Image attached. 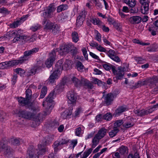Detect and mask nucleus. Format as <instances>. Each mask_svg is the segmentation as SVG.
Wrapping results in <instances>:
<instances>
[{
	"label": "nucleus",
	"instance_id": "obj_37",
	"mask_svg": "<svg viewBox=\"0 0 158 158\" xmlns=\"http://www.w3.org/2000/svg\"><path fill=\"white\" fill-rule=\"evenodd\" d=\"M47 88L46 86H44L42 89L40 98H43L47 94Z\"/></svg>",
	"mask_w": 158,
	"mask_h": 158
},
{
	"label": "nucleus",
	"instance_id": "obj_39",
	"mask_svg": "<svg viewBox=\"0 0 158 158\" xmlns=\"http://www.w3.org/2000/svg\"><path fill=\"white\" fill-rule=\"evenodd\" d=\"M84 19L83 18H80V17H78L77 19L76 25L79 27L81 26L83 24Z\"/></svg>",
	"mask_w": 158,
	"mask_h": 158
},
{
	"label": "nucleus",
	"instance_id": "obj_22",
	"mask_svg": "<svg viewBox=\"0 0 158 158\" xmlns=\"http://www.w3.org/2000/svg\"><path fill=\"white\" fill-rule=\"evenodd\" d=\"M141 20V18L137 16H132L129 19V21L132 24L139 23Z\"/></svg>",
	"mask_w": 158,
	"mask_h": 158
},
{
	"label": "nucleus",
	"instance_id": "obj_61",
	"mask_svg": "<svg viewBox=\"0 0 158 158\" xmlns=\"http://www.w3.org/2000/svg\"><path fill=\"white\" fill-rule=\"evenodd\" d=\"M103 116L101 114H100L97 115L95 117L96 120L98 122L101 120V119L103 118Z\"/></svg>",
	"mask_w": 158,
	"mask_h": 158
},
{
	"label": "nucleus",
	"instance_id": "obj_17",
	"mask_svg": "<svg viewBox=\"0 0 158 158\" xmlns=\"http://www.w3.org/2000/svg\"><path fill=\"white\" fill-rule=\"evenodd\" d=\"M125 67L119 66L118 68V69L116 70V73L114 74L117 75V79H120L123 77L124 73Z\"/></svg>",
	"mask_w": 158,
	"mask_h": 158
},
{
	"label": "nucleus",
	"instance_id": "obj_32",
	"mask_svg": "<svg viewBox=\"0 0 158 158\" xmlns=\"http://www.w3.org/2000/svg\"><path fill=\"white\" fill-rule=\"evenodd\" d=\"M32 103V104L31 106H30V107H31V109L32 111L33 112H32V113L34 114H35V115L37 113L39 112L40 111V108L38 106H34V102H31Z\"/></svg>",
	"mask_w": 158,
	"mask_h": 158
},
{
	"label": "nucleus",
	"instance_id": "obj_6",
	"mask_svg": "<svg viewBox=\"0 0 158 158\" xmlns=\"http://www.w3.org/2000/svg\"><path fill=\"white\" fill-rule=\"evenodd\" d=\"M38 51L39 48H35L31 50L24 52L23 57L21 58L19 60H16L17 61H18L17 62L18 64H21L24 62L25 61L27 60L29 58V56H30L31 55L37 52Z\"/></svg>",
	"mask_w": 158,
	"mask_h": 158
},
{
	"label": "nucleus",
	"instance_id": "obj_31",
	"mask_svg": "<svg viewBox=\"0 0 158 158\" xmlns=\"http://www.w3.org/2000/svg\"><path fill=\"white\" fill-rule=\"evenodd\" d=\"M72 113V110H67L64 111L61 114L62 117L64 119L66 118L68 116L70 115Z\"/></svg>",
	"mask_w": 158,
	"mask_h": 158
},
{
	"label": "nucleus",
	"instance_id": "obj_26",
	"mask_svg": "<svg viewBox=\"0 0 158 158\" xmlns=\"http://www.w3.org/2000/svg\"><path fill=\"white\" fill-rule=\"evenodd\" d=\"M71 37L73 41L77 43L79 40V36L77 32L75 31H73L71 33Z\"/></svg>",
	"mask_w": 158,
	"mask_h": 158
},
{
	"label": "nucleus",
	"instance_id": "obj_46",
	"mask_svg": "<svg viewBox=\"0 0 158 158\" xmlns=\"http://www.w3.org/2000/svg\"><path fill=\"white\" fill-rule=\"evenodd\" d=\"M127 148L124 146H122L119 149V152L122 154H124L127 152Z\"/></svg>",
	"mask_w": 158,
	"mask_h": 158
},
{
	"label": "nucleus",
	"instance_id": "obj_34",
	"mask_svg": "<svg viewBox=\"0 0 158 158\" xmlns=\"http://www.w3.org/2000/svg\"><path fill=\"white\" fill-rule=\"evenodd\" d=\"M22 23L23 21H21L20 19V20L14 22L10 24V28H15L20 25Z\"/></svg>",
	"mask_w": 158,
	"mask_h": 158
},
{
	"label": "nucleus",
	"instance_id": "obj_50",
	"mask_svg": "<svg viewBox=\"0 0 158 158\" xmlns=\"http://www.w3.org/2000/svg\"><path fill=\"white\" fill-rule=\"evenodd\" d=\"M60 145V143L58 141H55L54 143L53 146L55 152H57V151L58 150V147Z\"/></svg>",
	"mask_w": 158,
	"mask_h": 158
},
{
	"label": "nucleus",
	"instance_id": "obj_33",
	"mask_svg": "<svg viewBox=\"0 0 158 158\" xmlns=\"http://www.w3.org/2000/svg\"><path fill=\"white\" fill-rule=\"evenodd\" d=\"M100 139H99V138L98 137L95 135H94V137L92 141V146L93 148H94L97 145Z\"/></svg>",
	"mask_w": 158,
	"mask_h": 158
},
{
	"label": "nucleus",
	"instance_id": "obj_20",
	"mask_svg": "<svg viewBox=\"0 0 158 158\" xmlns=\"http://www.w3.org/2000/svg\"><path fill=\"white\" fill-rule=\"evenodd\" d=\"M134 120V119L132 118H130L128 119L127 121L123 123V127L127 128L133 126L134 125L133 122Z\"/></svg>",
	"mask_w": 158,
	"mask_h": 158
},
{
	"label": "nucleus",
	"instance_id": "obj_54",
	"mask_svg": "<svg viewBox=\"0 0 158 158\" xmlns=\"http://www.w3.org/2000/svg\"><path fill=\"white\" fill-rule=\"evenodd\" d=\"M123 122L121 120H118L114 124L115 127L117 128V127H119L122 124H123Z\"/></svg>",
	"mask_w": 158,
	"mask_h": 158
},
{
	"label": "nucleus",
	"instance_id": "obj_41",
	"mask_svg": "<svg viewBox=\"0 0 158 158\" xmlns=\"http://www.w3.org/2000/svg\"><path fill=\"white\" fill-rule=\"evenodd\" d=\"M32 95V92L31 89H28L26 91V98L30 100Z\"/></svg>",
	"mask_w": 158,
	"mask_h": 158
},
{
	"label": "nucleus",
	"instance_id": "obj_2",
	"mask_svg": "<svg viewBox=\"0 0 158 158\" xmlns=\"http://www.w3.org/2000/svg\"><path fill=\"white\" fill-rule=\"evenodd\" d=\"M71 80L73 83L76 87H80L81 86H84L87 88L92 89L94 87L93 85L87 80L82 79L81 81L74 76H72Z\"/></svg>",
	"mask_w": 158,
	"mask_h": 158
},
{
	"label": "nucleus",
	"instance_id": "obj_10",
	"mask_svg": "<svg viewBox=\"0 0 158 158\" xmlns=\"http://www.w3.org/2000/svg\"><path fill=\"white\" fill-rule=\"evenodd\" d=\"M104 99L103 102L107 106L111 104L114 100V95L112 93H110L106 95H103L102 97Z\"/></svg>",
	"mask_w": 158,
	"mask_h": 158
},
{
	"label": "nucleus",
	"instance_id": "obj_11",
	"mask_svg": "<svg viewBox=\"0 0 158 158\" xmlns=\"http://www.w3.org/2000/svg\"><path fill=\"white\" fill-rule=\"evenodd\" d=\"M49 58L45 61V64L47 67H50L52 65L56 57V53L54 50H52L49 54Z\"/></svg>",
	"mask_w": 158,
	"mask_h": 158
},
{
	"label": "nucleus",
	"instance_id": "obj_56",
	"mask_svg": "<svg viewBox=\"0 0 158 158\" xmlns=\"http://www.w3.org/2000/svg\"><path fill=\"white\" fill-rule=\"evenodd\" d=\"M86 14V12L85 11V10H84L81 11L79 14V16L78 17H80V18L82 19L83 18V19H84L85 18Z\"/></svg>",
	"mask_w": 158,
	"mask_h": 158
},
{
	"label": "nucleus",
	"instance_id": "obj_51",
	"mask_svg": "<svg viewBox=\"0 0 158 158\" xmlns=\"http://www.w3.org/2000/svg\"><path fill=\"white\" fill-rule=\"evenodd\" d=\"M93 81L94 83L97 84L98 85L100 86L103 84V82L97 78H94V79Z\"/></svg>",
	"mask_w": 158,
	"mask_h": 158
},
{
	"label": "nucleus",
	"instance_id": "obj_7",
	"mask_svg": "<svg viewBox=\"0 0 158 158\" xmlns=\"http://www.w3.org/2000/svg\"><path fill=\"white\" fill-rule=\"evenodd\" d=\"M56 7L53 3L50 4L46 7L44 10L43 15L45 18H51L53 17V12L55 11Z\"/></svg>",
	"mask_w": 158,
	"mask_h": 158
},
{
	"label": "nucleus",
	"instance_id": "obj_24",
	"mask_svg": "<svg viewBox=\"0 0 158 158\" xmlns=\"http://www.w3.org/2000/svg\"><path fill=\"white\" fill-rule=\"evenodd\" d=\"M61 60H62V59H61ZM62 60L63 61V60ZM72 64L73 63L71 60H66L65 61L64 67L63 66L62 64V65L63 66V68H64V69H65L66 70H68L71 67V66L72 65Z\"/></svg>",
	"mask_w": 158,
	"mask_h": 158
},
{
	"label": "nucleus",
	"instance_id": "obj_29",
	"mask_svg": "<svg viewBox=\"0 0 158 158\" xmlns=\"http://www.w3.org/2000/svg\"><path fill=\"white\" fill-rule=\"evenodd\" d=\"M68 6L66 4L61 5L57 7L56 11L57 12L60 13L63 10H64L68 9Z\"/></svg>",
	"mask_w": 158,
	"mask_h": 158
},
{
	"label": "nucleus",
	"instance_id": "obj_58",
	"mask_svg": "<svg viewBox=\"0 0 158 158\" xmlns=\"http://www.w3.org/2000/svg\"><path fill=\"white\" fill-rule=\"evenodd\" d=\"M20 40H21L20 35L19 34H18L14 38V39L12 40V42L13 43H15L17 42L18 41Z\"/></svg>",
	"mask_w": 158,
	"mask_h": 158
},
{
	"label": "nucleus",
	"instance_id": "obj_13",
	"mask_svg": "<svg viewBox=\"0 0 158 158\" xmlns=\"http://www.w3.org/2000/svg\"><path fill=\"white\" fill-rule=\"evenodd\" d=\"M67 97L69 100L68 102L69 104H73L75 103L77 99L76 94L73 91H71L68 92Z\"/></svg>",
	"mask_w": 158,
	"mask_h": 158
},
{
	"label": "nucleus",
	"instance_id": "obj_16",
	"mask_svg": "<svg viewBox=\"0 0 158 158\" xmlns=\"http://www.w3.org/2000/svg\"><path fill=\"white\" fill-rule=\"evenodd\" d=\"M135 113L140 116H143L150 114L148 109H142L141 110H134Z\"/></svg>",
	"mask_w": 158,
	"mask_h": 158
},
{
	"label": "nucleus",
	"instance_id": "obj_12",
	"mask_svg": "<svg viewBox=\"0 0 158 158\" xmlns=\"http://www.w3.org/2000/svg\"><path fill=\"white\" fill-rule=\"evenodd\" d=\"M18 100L19 104L20 106L29 107L30 106H31L32 104V103L27 98H25L22 97H20L18 98Z\"/></svg>",
	"mask_w": 158,
	"mask_h": 158
},
{
	"label": "nucleus",
	"instance_id": "obj_15",
	"mask_svg": "<svg viewBox=\"0 0 158 158\" xmlns=\"http://www.w3.org/2000/svg\"><path fill=\"white\" fill-rule=\"evenodd\" d=\"M108 55L114 61L119 62L121 61L119 57L115 55L114 51L112 49H110L108 52Z\"/></svg>",
	"mask_w": 158,
	"mask_h": 158
},
{
	"label": "nucleus",
	"instance_id": "obj_25",
	"mask_svg": "<svg viewBox=\"0 0 158 158\" xmlns=\"http://www.w3.org/2000/svg\"><path fill=\"white\" fill-rule=\"evenodd\" d=\"M127 110L126 106H122L119 107L115 110V113L116 115H118L123 112Z\"/></svg>",
	"mask_w": 158,
	"mask_h": 158
},
{
	"label": "nucleus",
	"instance_id": "obj_52",
	"mask_svg": "<svg viewBox=\"0 0 158 158\" xmlns=\"http://www.w3.org/2000/svg\"><path fill=\"white\" fill-rule=\"evenodd\" d=\"M135 60L137 63L142 64L145 63V60L141 57H138L135 59Z\"/></svg>",
	"mask_w": 158,
	"mask_h": 158
},
{
	"label": "nucleus",
	"instance_id": "obj_47",
	"mask_svg": "<svg viewBox=\"0 0 158 158\" xmlns=\"http://www.w3.org/2000/svg\"><path fill=\"white\" fill-rule=\"evenodd\" d=\"M75 133L77 136H80L82 135L81 128V127H78L75 130Z\"/></svg>",
	"mask_w": 158,
	"mask_h": 158
},
{
	"label": "nucleus",
	"instance_id": "obj_59",
	"mask_svg": "<svg viewBox=\"0 0 158 158\" xmlns=\"http://www.w3.org/2000/svg\"><path fill=\"white\" fill-rule=\"evenodd\" d=\"M17 33L18 32L14 31H11L9 33V36L10 37H12L14 38L15 36H16L19 34H17Z\"/></svg>",
	"mask_w": 158,
	"mask_h": 158
},
{
	"label": "nucleus",
	"instance_id": "obj_62",
	"mask_svg": "<svg viewBox=\"0 0 158 158\" xmlns=\"http://www.w3.org/2000/svg\"><path fill=\"white\" fill-rule=\"evenodd\" d=\"M95 5L98 8H101L102 7V6L99 0H95Z\"/></svg>",
	"mask_w": 158,
	"mask_h": 158
},
{
	"label": "nucleus",
	"instance_id": "obj_40",
	"mask_svg": "<svg viewBox=\"0 0 158 158\" xmlns=\"http://www.w3.org/2000/svg\"><path fill=\"white\" fill-rule=\"evenodd\" d=\"M41 27V25H40L37 24L35 25L31 26L30 29L33 31L35 32L37 31L38 30L40 29Z\"/></svg>",
	"mask_w": 158,
	"mask_h": 158
},
{
	"label": "nucleus",
	"instance_id": "obj_18",
	"mask_svg": "<svg viewBox=\"0 0 158 158\" xmlns=\"http://www.w3.org/2000/svg\"><path fill=\"white\" fill-rule=\"evenodd\" d=\"M36 150L32 148L31 147L29 148L27 151V154L29 156V158H38V156L36 153Z\"/></svg>",
	"mask_w": 158,
	"mask_h": 158
},
{
	"label": "nucleus",
	"instance_id": "obj_19",
	"mask_svg": "<svg viewBox=\"0 0 158 158\" xmlns=\"http://www.w3.org/2000/svg\"><path fill=\"white\" fill-rule=\"evenodd\" d=\"M102 65L103 68L106 70L109 71L110 69H111L114 74H115L116 73V67L114 66L109 63L104 64Z\"/></svg>",
	"mask_w": 158,
	"mask_h": 158
},
{
	"label": "nucleus",
	"instance_id": "obj_9",
	"mask_svg": "<svg viewBox=\"0 0 158 158\" xmlns=\"http://www.w3.org/2000/svg\"><path fill=\"white\" fill-rule=\"evenodd\" d=\"M18 61L16 60L6 61L0 63V69H2L9 68L12 66L18 65Z\"/></svg>",
	"mask_w": 158,
	"mask_h": 158
},
{
	"label": "nucleus",
	"instance_id": "obj_5",
	"mask_svg": "<svg viewBox=\"0 0 158 158\" xmlns=\"http://www.w3.org/2000/svg\"><path fill=\"white\" fill-rule=\"evenodd\" d=\"M7 143L6 140H2L0 143V150L4 155L8 156L11 154L12 151L10 147L7 145Z\"/></svg>",
	"mask_w": 158,
	"mask_h": 158
},
{
	"label": "nucleus",
	"instance_id": "obj_44",
	"mask_svg": "<svg viewBox=\"0 0 158 158\" xmlns=\"http://www.w3.org/2000/svg\"><path fill=\"white\" fill-rule=\"evenodd\" d=\"M37 69H41V67H38V66H36V68H35L32 69H31L28 72V73H30L29 74V75H34L35 74V73L36 72V70Z\"/></svg>",
	"mask_w": 158,
	"mask_h": 158
},
{
	"label": "nucleus",
	"instance_id": "obj_23",
	"mask_svg": "<svg viewBox=\"0 0 158 158\" xmlns=\"http://www.w3.org/2000/svg\"><path fill=\"white\" fill-rule=\"evenodd\" d=\"M141 12L143 14H147L149 13V4H141Z\"/></svg>",
	"mask_w": 158,
	"mask_h": 158
},
{
	"label": "nucleus",
	"instance_id": "obj_63",
	"mask_svg": "<svg viewBox=\"0 0 158 158\" xmlns=\"http://www.w3.org/2000/svg\"><path fill=\"white\" fill-rule=\"evenodd\" d=\"M0 13L3 14L8 13V11L7 9L2 7L0 8Z\"/></svg>",
	"mask_w": 158,
	"mask_h": 158
},
{
	"label": "nucleus",
	"instance_id": "obj_57",
	"mask_svg": "<svg viewBox=\"0 0 158 158\" xmlns=\"http://www.w3.org/2000/svg\"><path fill=\"white\" fill-rule=\"evenodd\" d=\"M59 123L56 121H52L51 123V126L52 127L56 128L59 125Z\"/></svg>",
	"mask_w": 158,
	"mask_h": 158
},
{
	"label": "nucleus",
	"instance_id": "obj_55",
	"mask_svg": "<svg viewBox=\"0 0 158 158\" xmlns=\"http://www.w3.org/2000/svg\"><path fill=\"white\" fill-rule=\"evenodd\" d=\"M11 143L13 145H19L20 143L19 140L17 139H13L11 140Z\"/></svg>",
	"mask_w": 158,
	"mask_h": 158
},
{
	"label": "nucleus",
	"instance_id": "obj_4",
	"mask_svg": "<svg viewBox=\"0 0 158 158\" xmlns=\"http://www.w3.org/2000/svg\"><path fill=\"white\" fill-rule=\"evenodd\" d=\"M44 25V29L49 30L54 34H56L59 32V27L55 23H53L46 19H44L42 22Z\"/></svg>",
	"mask_w": 158,
	"mask_h": 158
},
{
	"label": "nucleus",
	"instance_id": "obj_43",
	"mask_svg": "<svg viewBox=\"0 0 158 158\" xmlns=\"http://www.w3.org/2000/svg\"><path fill=\"white\" fill-rule=\"evenodd\" d=\"M149 31L151 32V34L153 35H156V27H150L148 29Z\"/></svg>",
	"mask_w": 158,
	"mask_h": 158
},
{
	"label": "nucleus",
	"instance_id": "obj_45",
	"mask_svg": "<svg viewBox=\"0 0 158 158\" xmlns=\"http://www.w3.org/2000/svg\"><path fill=\"white\" fill-rule=\"evenodd\" d=\"M46 139L45 143L46 144H47L53 140L54 139V136L52 135H48L46 137Z\"/></svg>",
	"mask_w": 158,
	"mask_h": 158
},
{
	"label": "nucleus",
	"instance_id": "obj_30",
	"mask_svg": "<svg viewBox=\"0 0 158 158\" xmlns=\"http://www.w3.org/2000/svg\"><path fill=\"white\" fill-rule=\"evenodd\" d=\"M38 150L39 151L37 153L39 155H42L44 154L45 151V148L41 144H39L38 145Z\"/></svg>",
	"mask_w": 158,
	"mask_h": 158
},
{
	"label": "nucleus",
	"instance_id": "obj_1",
	"mask_svg": "<svg viewBox=\"0 0 158 158\" xmlns=\"http://www.w3.org/2000/svg\"><path fill=\"white\" fill-rule=\"evenodd\" d=\"M55 91L51 92L46 98V100L43 102L42 106L45 108L44 112L45 116L49 114L51 112L53 107V102Z\"/></svg>",
	"mask_w": 158,
	"mask_h": 158
},
{
	"label": "nucleus",
	"instance_id": "obj_48",
	"mask_svg": "<svg viewBox=\"0 0 158 158\" xmlns=\"http://www.w3.org/2000/svg\"><path fill=\"white\" fill-rule=\"evenodd\" d=\"M6 117V114L2 111H0V120L3 121Z\"/></svg>",
	"mask_w": 158,
	"mask_h": 158
},
{
	"label": "nucleus",
	"instance_id": "obj_35",
	"mask_svg": "<svg viewBox=\"0 0 158 158\" xmlns=\"http://www.w3.org/2000/svg\"><path fill=\"white\" fill-rule=\"evenodd\" d=\"M75 64L76 67L79 71L81 72L84 68L82 63L79 61H76Z\"/></svg>",
	"mask_w": 158,
	"mask_h": 158
},
{
	"label": "nucleus",
	"instance_id": "obj_64",
	"mask_svg": "<svg viewBox=\"0 0 158 158\" xmlns=\"http://www.w3.org/2000/svg\"><path fill=\"white\" fill-rule=\"evenodd\" d=\"M151 48L148 49V51L149 52H153L156 51V50L157 48V47L155 45H153L150 47Z\"/></svg>",
	"mask_w": 158,
	"mask_h": 158
},
{
	"label": "nucleus",
	"instance_id": "obj_36",
	"mask_svg": "<svg viewBox=\"0 0 158 158\" xmlns=\"http://www.w3.org/2000/svg\"><path fill=\"white\" fill-rule=\"evenodd\" d=\"M90 21L94 25H99L102 23V22L99 19L95 18H91Z\"/></svg>",
	"mask_w": 158,
	"mask_h": 158
},
{
	"label": "nucleus",
	"instance_id": "obj_42",
	"mask_svg": "<svg viewBox=\"0 0 158 158\" xmlns=\"http://www.w3.org/2000/svg\"><path fill=\"white\" fill-rule=\"evenodd\" d=\"M103 116V118L106 120H110L112 118V115L110 113H107Z\"/></svg>",
	"mask_w": 158,
	"mask_h": 158
},
{
	"label": "nucleus",
	"instance_id": "obj_38",
	"mask_svg": "<svg viewBox=\"0 0 158 158\" xmlns=\"http://www.w3.org/2000/svg\"><path fill=\"white\" fill-rule=\"evenodd\" d=\"M15 72L19 74L21 76H23L24 75L25 71L24 70L20 68H17L15 70Z\"/></svg>",
	"mask_w": 158,
	"mask_h": 158
},
{
	"label": "nucleus",
	"instance_id": "obj_49",
	"mask_svg": "<svg viewBox=\"0 0 158 158\" xmlns=\"http://www.w3.org/2000/svg\"><path fill=\"white\" fill-rule=\"evenodd\" d=\"M158 108V103L154 105L152 107L148 108L150 114L152 113V112L157 110Z\"/></svg>",
	"mask_w": 158,
	"mask_h": 158
},
{
	"label": "nucleus",
	"instance_id": "obj_8",
	"mask_svg": "<svg viewBox=\"0 0 158 158\" xmlns=\"http://www.w3.org/2000/svg\"><path fill=\"white\" fill-rule=\"evenodd\" d=\"M18 115L21 117L27 119H31L35 118L34 114L25 110H20L18 113Z\"/></svg>",
	"mask_w": 158,
	"mask_h": 158
},
{
	"label": "nucleus",
	"instance_id": "obj_53",
	"mask_svg": "<svg viewBox=\"0 0 158 158\" xmlns=\"http://www.w3.org/2000/svg\"><path fill=\"white\" fill-rule=\"evenodd\" d=\"M127 158H140L139 154L137 152L135 153L134 155L130 154L127 156Z\"/></svg>",
	"mask_w": 158,
	"mask_h": 158
},
{
	"label": "nucleus",
	"instance_id": "obj_21",
	"mask_svg": "<svg viewBox=\"0 0 158 158\" xmlns=\"http://www.w3.org/2000/svg\"><path fill=\"white\" fill-rule=\"evenodd\" d=\"M107 132V130L104 127L101 128L95 135L101 139L104 137L106 135Z\"/></svg>",
	"mask_w": 158,
	"mask_h": 158
},
{
	"label": "nucleus",
	"instance_id": "obj_60",
	"mask_svg": "<svg viewBox=\"0 0 158 158\" xmlns=\"http://www.w3.org/2000/svg\"><path fill=\"white\" fill-rule=\"evenodd\" d=\"M114 27L117 30L121 31L122 30L121 26L119 23H114Z\"/></svg>",
	"mask_w": 158,
	"mask_h": 158
},
{
	"label": "nucleus",
	"instance_id": "obj_28",
	"mask_svg": "<svg viewBox=\"0 0 158 158\" xmlns=\"http://www.w3.org/2000/svg\"><path fill=\"white\" fill-rule=\"evenodd\" d=\"M118 129L116 127H114L113 129L111 130L109 133V136L111 138L115 136L118 132Z\"/></svg>",
	"mask_w": 158,
	"mask_h": 158
},
{
	"label": "nucleus",
	"instance_id": "obj_3",
	"mask_svg": "<svg viewBox=\"0 0 158 158\" xmlns=\"http://www.w3.org/2000/svg\"><path fill=\"white\" fill-rule=\"evenodd\" d=\"M63 62L62 60H60L56 63L55 68V70L50 76L48 79V81L50 83H52L54 82L55 80L57 78L58 75L62 70L63 67L62 64Z\"/></svg>",
	"mask_w": 158,
	"mask_h": 158
},
{
	"label": "nucleus",
	"instance_id": "obj_27",
	"mask_svg": "<svg viewBox=\"0 0 158 158\" xmlns=\"http://www.w3.org/2000/svg\"><path fill=\"white\" fill-rule=\"evenodd\" d=\"M123 2L131 7H134L136 3L135 0H123Z\"/></svg>",
	"mask_w": 158,
	"mask_h": 158
},
{
	"label": "nucleus",
	"instance_id": "obj_14",
	"mask_svg": "<svg viewBox=\"0 0 158 158\" xmlns=\"http://www.w3.org/2000/svg\"><path fill=\"white\" fill-rule=\"evenodd\" d=\"M72 48V45L69 44L61 46L59 50V53L60 55H63L68 53Z\"/></svg>",
	"mask_w": 158,
	"mask_h": 158
}]
</instances>
